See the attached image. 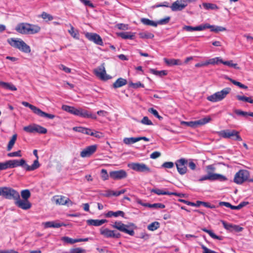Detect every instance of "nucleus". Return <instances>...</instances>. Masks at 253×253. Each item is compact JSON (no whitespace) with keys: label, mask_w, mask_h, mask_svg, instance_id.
<instances>
[{"label":"nucleus","mask_w":253,"mask_h":253,"mask_svg":"<svg viewBox=\"0 0 253 253\" xmlns=\"http://www.w3.org/2000/svg\"><path fill=\"white\" fill-rule=\"evenodd\" d=\"M9 168H14L17 167L21 166L25 169L26 171H33L40 167V164L37 161L34 162L31 166H29L24 159L18 160H11L8 161Z\"/></svg>","instance_id":"nucleus-1"},{"label":"nucleus","mask_w":253,"mask_h":253,"mask_svg":"<svg viewBox=\"0 0 253 253\" xmlns=\"http://www.w3.org/2000/svg\"><path fill=\"white\" fill-rule=\"evenodd\" d=\"M41 27L37 25L21 23L17 25L15 30L22 34H35L41 31Z\"/></svg>","instance_id":"nucleus-2"},{"label":"nucleus","mask_w":253,"mask_h":253,"mask_svg":"<svg viewBox=\"0 0 253 253\" xmlns=\"http://www.w3.org/2000/svg\"><path fill=\"white\" fill-rule=\"evenodd\" d=\"M210 29L211 31L217 33L218 32L224 31L226 28L221 26L211 25L209 24H205L204 25H201L196 27H192L191 26H184L183 27V30L188 32H192L194 31H203L206 29Z\"/></svg>","instance_id":"nucleus-3"},{"label":"nucleus","mask_w":253,"mask_h":253,"mask_svg":"<svg viewBox=\"0 0 253 253\" xmlns=\"http://www.w3.org/2000/svg\"><path fill=\"white\" fill-rule=\"evenodd\" d=\"M7 42L13 47L18 49L21 51L29 53L31 52V48L20 39L10 38L7 40Z\"/></svg>","instance_id":"nucleus-4"},{"label":"nucleus","mask_w":253,"mask_h":253,"mask_svg":"<svg viewBox=\"0 0 253 253\" xmlns=\"http://www.w3.org/2000/svg\"><path fill=\"white\" fill-rule=\"evenodd\" d=\"M10 199L15 200V205L18 208L24 210L31 208L32 205L28 200H21L19 193L14 189H13L10 195Z\"/></svg>","instance_id":"nucleus-5"},{"label":"nucleus","mask_w":253,"mask_h":253,"mask_svg":"<svg viewBox=\"0 0 253 253\" xmlns=\"http://www.w3.org/2000/svg\"><path fill=\"white\" fill-rule=\"evenodd\" d=\"M112 226L113 228L130 236L134 235L133 228H136V226L134 223H130L126 225L123 223L121 221H116Z\"/></svg>","instance_id":"nucleus-6"},{"label":"nucleus","mask_w":253,"mask_h":253,"mask_svg":"<svg viewBox=\"0 0 253 253\" xmlns=\"http://www.w3.org/2000/svg\"><path fill=\"white\" fill-rule=\"evenodd\" d=\"M217 134L224 138H230L235 141H241L242 139L239 132L236 130L225 129L217 132Z\"/></svg>","instance_id":"nucleus-7"},{"label":"nucleus","mask_w":253,"mask_h":253,"mask_svg":"<svg viewBox=\"0 0 253 253\" xmlns=\"http://www.w3.org/2000/svg\"><path fill=\"white\" fill-rule=\"evenodd\" d=\"M231 90L229 87H226L223 88L220 91H217L214 94L208 96L207 99L212 102H216L223 100L226 97Z\"/></svg>","instance_id":"nucleus-8"},{"label":"nucleus","mask_w":253,"mask_h":253,"mask_svg":"<svg viewBox=\"0 0 253 253\" xmlns=\"http://www.w3.org/2000/svg\"><path fill=\"white\" fill-rule=\"evenodd\" d=\"M127 167L138 172L147 174L152 172L151 169L144 163H131L128 164Z\"/></svg>","instance_id":"nucleus-9"},{"label":"nucleus","mask_w":253,"mask_h":253,"mask_svg":"<svg viewBox=\"0 0 253 253\" xmlns=\"http://www.w3.org/2000/svg\"><path fill=\"white\" fill-rule=\"evenodd\" d=\"M211 120V119L210 116H207L204 118L196 121H181L180 122V124L181 125L186 126H189L192 128H195L199 126L204 125L209 123Z\"/></svg>","instance_id":"nucleus-10"},{"label":"nucleus","mask_w":253,"mask_h":253,"mask_svg":"<svg viewBox=\"0 0 253 253\" xmlns=\"http://www.w3.org/2000/svg\"><path fill=\"white\" fill-rule=\"evenodd\" d=\"M250 176L249 171L241 169L238 171L235 175L234 182L238 184H241L247 181Z\"/></svg>","instance_id":"nucleus-11"},{"label":"nucleus","mask_w":253,"mask_h":253,"mask_svg":"<svg viewBox=\"0 0 253 253\" xmlns=\"http://www.w3.org/2000/svg\"><path fill=\"white\" fill-rule=\"evenodd\" d=\"M227 179V178L222 174L210 172L207 175L201 176L198 181L201 182L208 180L210 181L219 180L220 181H225Z\"/></svg>","instance_id":"nucleus-12"},{"label":"nucleus","mask_w":253,"mask_h":253,"mask_svg":"<svg viewBox=\"0 0 253 253\" xmlns=\"http://www.w3.org/2000/svg\"><path fill=\"white\" fill-rule=\"evenodd\" d=\"M23 129L29 133L37 132L40 134H45L47 132L46 128L36 124L26 126L24 127Z\"/></svg>","instance_id":"nucleus-13"},{"label":"nucleus","mask_w":253,"mask_h":253,"mask_svg":"<svg viewBox=\"0 0 253 253\" xmlns=\"http://www.w3.org/2000/svg\"><path fill=\"white\" fill-rule=\"evenodd\" d=\"M73 115L84 118H90L92 119H97V116L95 114H93L91 112L83 109L82 108L77 109L75 108Z\"/></svg>","instance_id":"nucleus-14"},{"label":"nucleus","mask_w":253,"mask_h":253,"mask_svg":"<svg viewBox=\"0 0 253 253\" xmlns=\"http://www.w3.org/2000/svg\"><path fill=\"white\" fill-rule=\"evenodd\" d=\"M100 233L101 235L107 238H112L118 239L121 236V234L119 232L103 227L100 229Z\"/></svg>","instance_id":"nucleus-15"},{"label":"nucleus","mask_w":253,"mask_h":253,"mask_svg":"<svg viewBox=\"0 0 253 253\" xmlns=\"http://www.w3.org/2000/svg\"><path fill=\"white\" fill-rule=\"evenodd\" d=\"M85 37L89 41L92 42L97 45H103V42L101 37L96 33L86 32Z\"/></svg>","instance_id":"nucleus-16"},{"label":"nucleus","mask_w":253,"mask_h":253,"mask_svg":"<svg viewBox=\"0 0 253 253\" xmlns=\"http://www.w3.org/2000/svg\"><path fill=\"white\" fill-rule=\"evenodd\" d=\"M187 163V160L184 158L179 159L175 162L177 171L180 174L183 175L187 172V169L186 165Z\"/></svg>","instance_id":"nucleus-17"},{"label":"nucleus","mask_w":253,"mask_h":253,"mask_svg":"<svg viewBox=\"0 0 253 253\" xmlns=\"http://www.w3.org/2000/svg\"><path fill=\"white\" fill-rule=\"evenodd\" d=\"M53 200L58 205H67L68 207H71L74 204V203L69 198L62 195L54 196Z\"/></svg>","instance_id":"nucleus-18"},{"label":"nucleus","mask_w":253,"mask_h":253,"mask_svg":"<svg viewBox=\"0 0 253 253\" xmlns=\"http://www.w3.org/2000/svg\"><path fill=\"white\" fill-rule=\"evenodd\" d=\"M94 72L97 77L100 78L102 80L106 81L110 79V77L106 75L104 63L95 69L94 70Z\"/></svg>","instance_id":"nucleus-19"},{"label":"nucleus","mask_w":253,"mask_h":253,"mask_svg":"<svg viewBox=\"0 0 253 253\" xmlns=\"http://www.w3.org/2000/svg\"><path fill=\"white\" fill-rule=\"evenodd\" d=\"M221 223L224 228L230 232H240L243 230V228L239 225L228 223L224 220H222Z\"/></svg>","instance_id":"nucleus-20"},{"label":"nucleus","mask_w":253,"mask_h":253,"mask_svg":"<svg viewBox=\"0 0 253 253\" xmlns=\"http://www.w3.org/2000/svg\"><path fill=\"white\" fill-rule=\"evenodd\" d=\"M127 173L124 169L111 171L110 172V177L114 180H119L125 178L127 177Z\"/></svg>","instance_id":"nucleus-21"},{"label":"nucleus","mask_w":253,"mask_h":253,"mask_svg":"<svg viewBox=\"0 0 253 253\" xmlns=\"http://www.w3.org/2000/svg\"><path fill=\"white\" fill-rule=\"evenodd\" d=\"M187 5L184 0H177L172 3L170 8L172 11H181Z\"/></svg>","instance_id":"nucleus-22"},{"label":"nucleus","mask_w":253,"mask_h":253,"mask_svg":"<svg viewBox=\"0 0 253 253\" xmlns=\"http://www.w3.org/2000/svg\"><path fill=\"white\" fill-rule=\"evenodd\" d=\"M96 149L97 146L95 145L89 146L81 152L80 156L82 158L88 157L96 151Z\"/></svg>","instance_id":"nucleus-23"},{"label":"nucleus","mask_w":253,"mask_h":253,"mask_svg":"<svg viewBox=\"0 0 253 253\" xmlns=\"http://www.w3.org/2000/svg\"><path fill=\"white\" fill-rule=\"evenodd\" d=\"M13 189L9 187H0V196L5 199H10V195Z\"/></svg>","instance_id":"nucleus-24"},{"label":"nucleus","mask_w":253,"mask_h":253,"mask_svg":"<svg viewBox=\"0 0 253 253\" xmlns=\"http://www.w3.org/2000/svg\"><path fill=\"white\" fill-rule=\"evenodd\" d=\"M137 203L143 207H148L150 208H154V209H164L165 208V206L162 203H155L153 204H151L148 203H143L141 200L137 201Z\"/></svg>","instance_id":"nucleus-25"},{"label":"nucleus","mask_w":253,"mask_h":253,"mask_svg":"<svg viewBox=\"0 0 253 253\" xmlns=\"http://www.w3.org/2000/svg\"><path fill=\"white\" fill-rule=\"evenodd\" d=\"M45 228H59L63 226H65V224L63 222H57L56 221H47L42 223Z\"/></svg>","instance_id":"nucleus-26"},{"label":"nucleus","mask_w":253,"mask_h":253,"mask_svg":"<svg viewBox=\"0 0 253 253\" xmlns=\"http://www.w3.org/2000/svg\"><path fill=\"white\" fill-rule=\"evenodd\" d=\"M107 220L106 219H88L86 221L87 224L88 225L94 226H99L102 225L103 224L107 222Z\"/></svg>","instance_id":"nucleus-27"},{"label":"nucleus","mask_w":253,"mask_h":253,"mask_svg":"<svg viewBox=\"0 0 253 253\" xmlns=\"http://www.w3.org/2000/svg\"><path fill=\"white\" fill-rule=\"evenodd\" d=\"M0 87L6 90L16 91L17 88L11 83H6L0 81Z\"/></svg>","instance_id":"nucleus-28"},{"label":"nucleus","mask_w":253,"mask_h":253,"mask_svg":"<svg viewBox=\"0 0 253 253\" xmlns=\"http://www.w3.org/2000/svg\"><path fill=\"white\" fill-rule=\"evenodd\" d=\"M127 80L122 78L118 79L115 83L112 84L114 88L116 89L122 87L127 84Z\"/></svg>","instance_id":"nucleus-29"},{"label":"nucleus","mask_w":253,"mask_h":253,"mask_svg":"<svg viewBox=\"0 0 253 253\" xmlns=\"http://www.w3.org/2000/svg\"><path fill=\"white\" fill-rule=\"evenodd\" d=\"M125 214V212L121 211H108L106 213H105V216L106 217H111L112 216L118 217L119 216H121L124 217Z\"/></svg>","instance_id":"nucleus-30"},{"label":"nucleus","mask_w":253,"mask_h":253,"mask_svg":"<svg viewBox=\"0 0 253 253\" xmlns=\"http://www.w3.org/2000/svg\"><path fill=\"white\" fill-rule=\"evenodd\" d=\"M118 35L123 39L133 40L134 38V34L128 32H123L118 33Z\"/></svg>","instance_id":"nucleus-31"},{"label":"nucleus","mask_w":253,"mask_h":253,"mask_svg":"<svg viewBox=\"0 0 253 253\" xmlns=\"http://www.w3.org/2000/svg\"><path fill=\"white\" fill-rule=\"evenodd\" d=\"M164 61L168 66L182 65V63L179 59L164 58Z\"/></svg>","instance_id":"nucleus-32"},{"label":"nucleus","mask_w":253,"mask_h":253,"mask_svg":"<svg viewBox=\"0 0 253 253\" xmlns=\"http://www.w3.org/2000/svg\"><path fill=\"white\" fill-rule=\"evenodd\" d=\"M150 72L153 75L160 77L166 76L168 74V72L166 70L158 71L154 69H150Z\"/></svg>","instance_id":"nucleus-33"},{"label":"nucleus","mask_w":253,"mask_h":253,"mask_svg":"<svg viewBox=\"0 0 253 253\" xmlns=\"http://www.w3.org/2000/svg\"><path fill=\"white\" fill-rule=\"evenodd\" d=\"M37 115L38 116L43 117V118H47L49 119H53L55 118V116L53 114H48L44 112H43L42 110H41L40 109H39Z\"/></svg>","instance_id":"nucleus-34"},{"label":"nucleus","mask_w":253,"mask_h":253,"mask_svg":"<svg viewBox=\"0 0 253 253\" xmlns=\"http://www.w3.org/2000/svg\"><path fill=\"white\" fill-rule=\"evenodd\" d=\"M141 22L145 25L157 27L156 22L151 20L148 18H142L140 19Z\"/></svg>","instance_id":"nucleus-35"},{"label":"nucleus","mask_w":253,"mask_h":253,"mask_svg":"<svg viewBox=\"0 0 253 253\" xmlns=\"http://www.w3.org/2000/svg\"><path fill=\"white\" fill-rule=\"evenodd\" d=\"M139 37L143 39H153L154 37L153 34L149 32H143L139 33Z\"/></svg>","instance_id":"nucleus-36"},{"label":"nucleus","mask_w":253,"mask_h":253,"mask_svg":"<svg viewBox=\"0 0 253 253\" xmlns=\"http://www.w3.org/2000/svg\"><path fill=\"white\" fill-rule=\"evenodd\" d=\"M202 230L206 233H207L212 238L221 240L222 238L221 236H219L215 234L211 230L207 229L205 228H202Z\"/></svg>","instance_id":"nucleus-37"},{"label":"nucleus","mask_w":253,"mask_h":253,"mask_svg":"<svg viewBox=\"0 0 253 253\" xmlns=\"http://www.w3.org/2000/svg\"><path fill=\"white\" fill-rule=\"evenodd\" d=\"M61 240L66 244H74L76 243H78V239H72L67 236L62 237Z\"/></svg>","instance_id":"nucleus-38"},{"label":"nucleus","mask_w":253,"mask_h":253,"mask_svg":"<svg viewBox=\"0 0 253 253\" xmlns=\"http://www.w3.org/2000/svg\"><path fill=\"white\" fill-rule=\"evenodd\" d=\"M150 192L151 193H154L158 195H169V192L164 191L163 190L158 189V188H153L150 190Z\"/></svg>","instance_id":"nucleus-39"},{"label":"nucleus","mask_w":253,"mask_h":253,"mask_svg":"<svg viewBox=\"0 0 253 253\" xmlns=\"http://www.w3.org/2000/svg\"><path fill=\"white\" fill-rule=\"evenodd\" d=\"M137 141L138 137H126L123 140L124 143L127 145L133 144Z\"/></svg>","instance_id":"nucleus-40"},{"label":"nucleus","mask_w":253,"mask_h":253,"mask_svg":"<svg viewBox=\"0 0 253 253\" xmlns=\"http://www.w3.org/2000/svg\"><path fill=\"white\" fill-rule=\"evenodd\" d=\"M220 63L225 65H226V66H228L230 67H233L234 68V69H239V67L238 66V65L237 64H236V63H233V61L232 60H229V61H223L222 59H221V61H220Z\"/></svg>","instance_id":"nucleus-41"},{"label":"nucleus","mask_w":253,"mask_h":253,"mask_svg":"<svg viewBox=\"0 0 253 253\" xmlns=\"http://www.w3.org/2000/svg\"><path fill=\"white\" fill-rule=\"evenodd\" d=\"M220 61H221V58L219 57H216L206 60V63L207 66L210 64L215 65L217 64L218 63H220Z\"/></svg>","instance_id":"nucleus-42"},{"label":"nucleus","mask_w":253,"mask_h":253,"mask_svg":"<svg viewBox=\"0 0 253 253\" xmlns=\"http://www.w3.org/2000/svg\"><path fill=\"white\" fill-rule=\"evenodd\" d=\"M16 139H17V134H15L13 135L11 139L10 140V141L8 142V145L7 147V151H10L11 150V149L12 148V147L16 140Z\"/></svg>","instance_id":"nucleus-43"},{"label":"nucleus","mask_w":253,"mask_h":253,"mask_svg":"<svg viewBox=\"0 0 253 253\" xmlns=\"http://www.w3.org/2000/svg\"><path fill=\"white\" fill-rule=\"evenodd\" d=\"M160 225L159 222L155 221L148 225L147 229L150 231H153L158 229L160 227Z\"/></svg>","instance_id":"nucleus-44"},{"label":"nucleus","mask_w":253,"mask_h":253,"mask_svg":"<svg viewBox=\"0 0 253 253\" xmlns=\"http://www.w3.org/2000/svg\"><path fill=\"white\" fill-rule=\"evenodd\" d=\"M22 104L23 106H24L25 107H29V108H30L31 110H32L33 111V112L36 114H37V113L39 109V108H37V107H36L32 104H30V103H29L27 102L23 101L22 102Z\"/></svg>","instance_id":"nucleus-45"},{"label":"nucleus","mask_w":253,"mask_h":253,"mask_svg":"<svg viewBox=\"0 0 253 253\" xmlns=\"http://www.w3.org/2000/svg\"><path fill=\"white\" fill-rule=\"evenodd\" d=\"M203 6L206 9H218V7L215 4L211 3H203Z\"/></svg>","instance_id":"nucleus-46"},{"label":"nucleus","mask_w":253,"mask_h":253,"mask_svg":"<svg viewBox=\"0 0 253 253\" xmlns=\"http://www.w3.org/2000/svg\"><path fill=\"white\" fill-rule=\"evenodd\" d=\"M226 79L229 80L233 84H234V85H236L238 86H239V87L240 88H244V89H247L248 88V86L241 84L240 82H238V81H236L234 80H233L232 79L229 78V77H226L225 78Z\"/></svg>","instance_id":"nucleus-47"},{"label":"nucleus","mask_w":253,"mask_h":253,"mask_svg":"<svg viewBox=\"0 0 253 253\" xmlns=\"http://www.w3.org/2000/svg\"><path fill=\"white\" fill-rule=\"evenodd\" d=\"M236 98L238 100L253 104V99H252L251 97L238 95L236 96Z\"/></svg>","instance_id":"nucleus-48"},{"label":"nucleus","mask_w":253,"mask_h":253,"mask_svg":"<svg viewBox=\"0 0 253 253\" xmlns=\"http://www.w3.org/2000/svg\"><path fill=\"white\" fill-rule=\"evenodd\" d=\"M70 29L68 30V32L73 38L77 39H79V32L78 31H76V32L74 31V28L71 24H70Z\"/></svg>","instance_id":"nucleus-49"},{"label":"nucleus","mask_w":253,"mask_h":253,"mask_svg":"<svg viewBox=\"0 0 253 253\" xmlns=\"http://www.w3.org/2000/svg\"><path fill=\"white\" fill-rule=\"evenodd\" d=\"M40 17L46 21H51L53 19V17L51 15L45 12H42Z\"/></svg>","instance_id":"nucleus-50"},{"label":"nucleus","mask_w":253,"mask_h":253,"mask_svg":"<svg viewBox=\"0 0 253 253\" xmlns=\"http://www.w3.org/2000/svg\"><path fill=\"white\" fill-rule=\"evenodd\" d=\"M148 111L150 113L153 114L156 118H158L159 120H162L163 119V117L159 115L158 111L153 108H149Z\"/></svg>","instance_id":"nucleus-51"},{"label":"nucleus","mask_w":253,"mask_h":253,"mask_svg":"<svg viewBox=\"0 0 253 253\" xmlns=\"http://www.w3.org/2000/svg\"><path fill=\"white\" fill-rule=\"evenodd\" d=\"M21 194L23 200H28V198H29L31 196L30 192L28 189L22 190L21 191Z\"/></svg>","instance_id":"nucleus-52"},{"label":"nucleus","mask_w":253,"mask_h":253,"mask_svg":"<svg viewBox=\"0 0 253 253\" xmlns=\"http://www.w3.org/2000/svg\"><path fill=\"white\" fill-rule=\"evenodd\" d=\"M170 19V17L167 16L165 18L161 19L158 20V21L156 22L157 26H158V25H166L168 24L169 22Z\"/></svg>","instance_id":"nucleus-53"},{"label":"nucleus","mask_w":253,"mask_h":253,"mask_svg":"<svg viewBox=\"0 0 253 253\" xmlns=\"http://www.w3.org/2000/svg\"><path fill=\"white\" fill-rule=\"evenodd\" d=\"M129 86L132 87L134 89H136L138 87H144V84H142L140 82H138L135 83L130 82L129 83Z\"/></svg>","instance_id":"nucleus-54"},{"label":"nucleus","mask_w":253,"mask_h":253,"mask_svg":"<svg viewBox=\"0 0 253 253\" xmlns=\"http://www.w3.org/2000/svg\"><path fill=\"white\" fill-rule=\"evenodd\" d=\"M62 108L63 110L70 113L72 114H74V111L75 110V107L73 106H70L66 105H64L62 106Z\"/></svg>","instance_id":"nucleus-55"},{"label":"nucleus","mask_w":253,"mask_h":253,"mask_svg":"<svg viewBox=\"0 0 253 253\" xmlns=\"http://www.w3.org/2000/svg\"><path fill=\"white\" fill-rule=\"evenodd\" d=\"M69 253H86V251L81 248L71 249Z\"/></svg>","instance_id":"nucleus-56"},{"label":"nucleus","mask_w":253,"mask_h":253,"mask_svg":"<svg viewBox=\"0 0 253 253\" xmlns=\"http://www.w3.org/2000/svg\"><path fill=\"white\" fill-rule=\"evenodd\" d=\"M235 113L238 116H242L244 117H247L248 116V112L242 111L239 109H236L234 110Z\"/></svg>","instance_id":"nucleus-57"},{"label":"nucleus","mask_w":253,"mask_h":253,"mask_svg":"<svg viewBox=\"0 0 253 253\" xmlns=\"http://www.w3.org/2000/svg\"><path fill=\"white\" fill-rule=\"evenodd\" d=\"M142 124L146 125H153L152 121L149 119L148 117H144L140 122Z\"/></svg>","instance_id":"nucleus-58"},{"label":"nucleus","mask_w":253,"mask_h":253,"mask_svg":"<svg viewBox=\"0 0 253 253\" xmlns=\"http://www.w3.org/2000/svg\"><path fill=\"white\" fill-rule=\"evenodd\" d=\"M101 177L103 180H106L109 178V175L107 171L105 169H102L101 171Z\"/></svg>","instance_id":"nucleus-59"},{"label":"nucleus","mask_w":253,"mask_h":253,"mask_svg":"<svg viewBox=\"0 0 253 253\" xmlns=\"http://www.w3.org/2000/svg\"><path fill=\"white\" fill-rule=\"evenodd\" d=\"M174 166V164L171 162H166L163 164L161 166L162 168H167V169H171L173 168Z\"/></svg>","instance_id":"nucleus-60"},{"label":"nucleus","mask_w":253,"mask_h":253,"mask_svg":"<svg viewBox=\"0 0 253 253\" xmlns=\"http://www.w3.org/2000/svg\"><path fill=\"white\" fill-rule=\"evenodd\" d=\"M160 7H170V6L169 3L167 1H164L161 3L156 4L153 6L154 8H158Z\"/></svg>","instance_id":"nucleus-61"},{"label":"nucleus","mask_w":253,"mask_h":253,"mask_svg":"<svg viewBox=\"0 0 253 253\" xmlns=\"http://www.w3.org/2000/svg\"><path fill=\"white\" fill-rule=\"evenodd\" d=\"M7 156L9 157H21V151L18 150L16 152H13L7 154Z\"/></svg>","instance_id":"nucleus-62"},{"label":"nucleus","mask_w":253,"mask_h":253,"mask_svg":"<svg viewBox=\"0 0 253 253\" xmlns=\"http://www.w3.org/2000/svg\"><path fill=\"white\" fill-rule=\"evenodd\" d=\"M9 168L8 161L4 163H0V170H4Z\"/></svg>","instance_id":"nucleus-63"},{"label":"nucleus","mask_w":253,"mask_h":253,"mask_svg":"<svg viewBox=\"0 0 253 253\" xmlns=\"http://www.w3.org/2000/svg\"><path fill=\"white\" fill-rule=\"evenodd\" d=\"M201 248L203 250V253H217L216 252L208 249L204 245H201Z\"/></svg>","instance_id":"nucleus-64"}]
</instances>
